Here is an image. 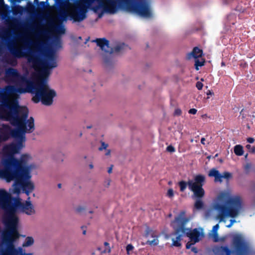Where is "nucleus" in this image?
Returning a JSON list of instances; mask_svg holds the SVG:
<instances>
[{
  "mask_svg": "<svg viewBox=\"0 0 255 255\" xmlns=\"http://www.w3.org/2000/svg\"><path fill=\"white\" fill-rule=\"evenodd\" d=\"M46 59H43L35 55L28 58L35 71H38L37 79L32 81L25 76L21 75L14 68H9L5 71L6 76L15 83L18 87L16 92L20 94L29 93L34 94L32 100L35 103L41 102L45 106H50L53 102V98L56 96V92L50 89L47 82L50 70L57 66L55 52L49 51L45 54Z\"/></svg>",
  "mask_w": 255,
  "mask_h": 255,
  "instance_id": "f257e3e1",
  "label": "nucleus"
},
{
  "mask_svg": "<svg viewBox=\"0 0 255 255\" xmlns=\"http://www.w3.org/2000/svg\"><path fill=\"white\" fill-rule=\"evenodd\" d=\"M15 92L16 88L13 86L0 88V120L9 122L11 125L17 123L16 114L27 108L19 106L17 100L10 97Z\"/></svg>",
  "mask_w": 255,
  "mask_h": 255,
  "instance_id": "f03ea898",
  "label": "nucleus"
},
{
  "mask_svg": "<svg viewBox=\"0 0 255 255\" xmlns=\"http://www.w3.org/2000/svg\"><path fill=\"white\" fill-rule=\"evenodd\" d=\"M0 209L4 212L3 222L6 229L2 233V241L5 245H7L10 241L12 243L19 238V234L16 229L18 218L15 215L17 212L15 209L0 192Z\"/></svg>",
  "mask_w": 255,
  "mask_h": 255,
  "instance_id": "7ed1b4c3",
  "label": "nucleus"
},
{
  "mask_svg": "<svg viewBox=\"0 0 255 255\" xmlns=\"http://www.w3.org/2000/svg\"><path fill=\"white\" fill-rule=\"evenodd\" d=\"M108 12L114 14L118 9H124L141 17L149 18L152 15L149 0H106Z\"/></svg>",
  "mask_w": 255,
  "mask_h": 255,
  "instance_id": "20e7f679",
  "label": "nucleus"
},
{
  "mask_svg": "<svg viewBox=\"0 0 255 255\" xmlns=\"http://www.w3.org/2000/svg\"><path fill=\"white\" fill-rule=\"evenodd\" d=\"M29 110L28 108L16 114L17 123L12 125L17 129H11L8 125L3 124L0 128V142L7 140L10 137L15 138L19 136L21 133L26 132H32L34 129V119L30 117L27 120Z\"/></svg>",
  "mask_w": 255,
  "mask_h": 255,
  "instance_id": "39448f33",
  "label": "nucleus"
},
{
  "mask_svg": "<svg viewBox=\"0 0 255 255\" xmlns=\"http://www.w3.org/2000/svg\"><path fill=\"white\" fill-rule=\"evenodd\" d=\"M106 0H80L77 1L74 7L69 10V20L73 22H80L86 18L88 8L96 11L101 6L108 12V3Z\"/></svg>",
  "mask_w": 255,
  "mask_h": 255,
  "instance_id": "423d86ee",
  "label": "nucleus"
},
{
  "mask_svg": "<svg viewBox=\"0 0 255 255\" xmlns=\"http://www.w3.org/2000/svg\"><path fill=\"white\" fill-rule=\"evenodd\" d=\"M226 198L225 193L220 194L218 197L219 201L225 202L226 204L217 203L214 206L215 209L219 212L217 218L220 222L223 221L226 217H236L242 208V200L240 197L230 198L226 201Z\"/></svg>",
  "mask_w": 255,
  "mask_h": 255,
  "instance_id": "0eeeda50",
  "label": "nucleus"
},
{
  "mask_svg": "<svg viewBox=\"0 0 255 255\" xmlns=\"http://www.w3.org/2000/svg\"><path fill=\"white\" fill-rule=\"evenodd\" d=\"M205 182V177L202 174L196 175L193 180H188L187 182L184 180L178 182L181 192H184L188 186L189 189L193 193V196L196 199L194 207L197 210L202 209L204 207L202 198L205 195V190L203 188Z\"/></svg>",
  "mask_w": 255,
  "mask_h": 255,
  "instance_id": "6e6552de",
  "label": "nucleus"
},
{
  "mask_svg": "<svg viewBox=\"0 0 255 255\" xmlns=\"http://www.w3.org/2000/svg\"><path fill=\"white\" fill-rule=\"evenodd\" d=\"M30 156L27 154H22L19 159L11 157L5 161V168L0 169L22 174L31 172V167L27 165Z\"/></svg>",
  "mask_w": 255,
  "mask_h": 255,
  "instance_id": "1a4fd4ad",
  "label": "nucleus"
},
{
  "mask_svg": "<svg viewBox=\"0 0 255 255\" xmlns=\"http://www.w3.org/2000/svg\"><path fill=\"white\" fill-rule=\"evenodd\" d=\"M0 192L6 197L8 202L16 212L17 210H19L21 212L24 213L28 215H31L35 213L34 207L29 201L30 197L28 198L27 201L22 203L19 198L12 196L4 189H0Z\"/></svg>",
  "mask_w": 255,
  "mask_h": 255,
  "instance_id": "9d476101",
  "label": "nucleus"
},
{
  "mask_svg": "<svg viewBox=\"0 0 255 255\" xmlns=\"http://www.w3.org/2000/svg\"><path fill=\"white\" fill-rule=\"evenodd\" d=\"M15 142H12L9 144L4 146L2 151L5 157L1 160L2 168H5V161L11 157H14L15 154L18 153L20 150L24 146V142L25 141V133H21L19 136L14 138Z\"/></svg>",
  "mask_w": 255,
  "mask_h": 255,
  "instance_id": "9b49d317",
  "label": "nucleus"
},
{
  "mask_svg": "<svg viewBox=\"0 0 255 255\" xmlns=\"http://www.w3.org/2000/svg\"><path fill=\"white\" fill-rule=\"evenodd\" d=\"M175 220L177 223V227L174 229L176 234L183 233V235H186L195 243L200 241V233L197 229L195 228L192 230L191 229L185 227L188 221L186 218L178 217L175 218Z\"/></svg>",
  "mask_w": 255,
  "mask_h": 255,
  "instance_id": "f8f14e48",
  "label": "nucleus"
},
{
  "mask_svg": "<svg viewBox=\"0 0 255 255\" xmlns=\"http://www.w3.org/2000/svg\"><path fill=\"white\" fill-rule=\"evenodd\" d=\"M7 47L11 55L5 54L2 58L1 61L13 66L17 65V58H20L23 56V53L21 49L17 48L11 44H8Z\"/></svg>",
  "mask_w": 255,
  "mask_h": 255,
  "instance_id": "ddd939ff",
  "label": "nucleus"
},
{
  "mask_svg": "<svg viewBox=\"0 0 255 255\" xmlns=\"http://www.w3.org/2000/svg\"><path fill=\"white\" fill-rule=\"evenodd\" d=\"M233 245L236 255H248L249 246L244 239L240 235L235 236L233 238Z\"/></svg>",
  "mask_w": 255,
  "mask_h": 255,
  "instance_id": "4468645a",
  "label": "nucleus"
},
{
  "mask_svg": "<svg viewBox=\"0 0 255 255\" xmlns=\"http://www.w3.org/2000/svg\"><path fill=\"white\" fill-rule=\"evenodd\" d=\"M95 41L102 50H104L106 53L111 54L114 52L118 53L122 51L123 49L128 47L125 43H123L116 45L114 48H111L109 46V41L106 38H97Z\"/></svg>",
  "mask_w": 255,
  "mask_h": 255,
  "instance_id": "2eb2a0df",
  "label": "nucleus"
},
{
  "mask_svg": "<svg viewBox=\"0 0 255 255\" xmlns=\"http://www.w3.org/2000/svg\"><path fill=\"white\" fill-rule=\"evenodd\" d=\"M21 175H23V178L22 180V190L27 196H29L34 189V185L32 182L30 181L31 177L30 172L20 174Z\"/></svg>",
  "mask_w": 255,
  "mask_h": 255,
  "instance_id": "dca6fc26",
  "label": "nucleus"
},
{
  "mask_svg": "<svg viewBox=\"0 0 255 255\" xmlns=\"http://www.w3.org/2000/svg\"><path fill=\"white\" fill-rule=\"evenodd\" d=\"M2 255H33L32 253H25L21 248L16 249L11 241L9 242L8 245H5L4 249V252Z\"/></svg>",
  "mask_w": 255,
  "mask_h": 255,
  "instance_id": "f3484780",
  "label": "nucleus"
},
{
  "mask_svg": "<svg viewBox=\"0 0 255 255\" xmlns=\"http://www.w3.org/2000/svg\"><path fill=\"white\" fill-rule=\"evenodd\" d=\"M209 177H214L215 178V182H222L223 178L227 180H229L232 178V174L231 173L225 171L222 174H220L219 171L215 168H212L210 170L208 173Z\"/></svg>",
  "mask_w": 255,
  "mask_h": 255,
  "instance_id": "a211bd4d",
  "label": "nucleus"
},
{
  "mask_svg": "<svg viewBox=\"0 0 255 255\" xmlns=\"http://www.w3.org/2000/svg\"><path fill=\"white\" fill-rule=\"evenodd\" d=\"M203 55L202 50L199 48L198 47H195L193 48L191 52L187 55V58L190 59L191 57L196 59L199 57H201Z\"/></svg>",
  "mask_w": 255,
  "mask_h": 255,
  "instance_id": "6ab92c4d",
  "label": "nucleus"
},
{
  "mask_svg": "<svg viewBox=\"0 0 255 255\" xmlns=\"http://www.w3.org/2000/svg\"><path fill=\"white\" fill-rule=\"evenodd\" d=\"M69 10L65 11L63 10L61 11L58 15V18L59 20V22L62 23L63 21H66L67 19H69Z\"/></svg>",
  "mask_w": 255,
  "mask_h": 255,
  "instance_id": "aec40b11",
  "label": "nucleus"
},
{
  "mask_svg": "<svg viewBox=\"0 0 255 255\" xmlns=\"http://www.w3.org/2000/svg\"><path fill=\"white\" fill-rule=\"evenodd\" d=\"M175 234L177 235V236L176 238V239H172V245L173 246L179 247L181 246V244L180 243V241L182 240V237L183 236H186V235H183V233H180L179 234H176L175 232Z\"/></svg>",
  "mask_w": 255,
  "mask_h": 255,
  "instance_id": "412c9836",
  "label": "nucleus"
},
{
  "mask_svg": "<svg viewBox=\"0 0 255 255\" xmlns=\"http://www.w3.org/2000/svg\"><path fill=\"white\" fill-rule=\"evenodd\" d=\"M54 31L58 34H64L65 32V29L62 23H59L58 24L54 25L53 26Z\"/></svg>",
  "mask_w": 255,
  "mask_h": 255,
  "instance_id": "4be33fe9",
  "label": "nucleus"
},
{
  "mask_svg": "<svg viewBox=\"0 0 255 255\" xmlns=\"http://www.w3.org/2000/svg\"><path fill=\"white\" fill-rule=\"evenodd\" d=\"M217 251L221 254H226V255H231L232 251L229 249L227 246H221L218 248Z\"/></svg>",
  "mask_w": 255,
  "mask_h": 255,
  "instance_id": "5701e85b",
  "label": "nucleus"
},
{
  "mask_svg": "<svg viewBox=\"0 0 255 255\" xmlns=\"http://www.w3.org/2000/svg\"><path fill=\"white\" fill-rule=\"evenodd\" d=\"M234 152L238 156H242L244 154L243 147L241 145H236L234 147Z\"/></svg>",
  "mask_w": 255,
  "mask_h": 255,
  "instance_id": "b1692460",
  "label": "nucleus"
},
{
  "mask_svg": "<svg viewBox=\"0 0 255 255\" xmlns=\"http://www.w3.org/2000/svg\"><path fill=\"white\" fill-rule=\"evenodd\" d=\"M34 244V239L31 237H27L22 244V247H27L32 246Z\"/></svg>",
  "mask_w": 255,
  "mask_h": 255,
  "instance_id": "393cba45",
  "label": "nucleus"
},
{
  "mask_svg": "<svg viewBox=\"0 0 255 255\" xmlns=\"http://www.w3.org/2000/svg\"><path fill=\"white\" fill-rule=\"evenodd\" d=\"M204 63H205V60H204L200 61L198 58L196 59H195V69L197 70H199L198 67H199V66L201 67V66H203L204 65Z\"/></svg>",
  "mask_w": 255,
  "mask_h": 255,
  "instance_id": "a878e982",
  "label": "nucleus"
},
{
  "mask_svg": "<svg viewBox=\"0 0 255 255\" xmlns=\"http://www.w3.org/2000/svg\"><path fill=\"white\" fill-rule=\"evenodd\" d=\"M144 236L146 238H148L149 236L153 238L154 237V233L150 228L147 227L145 230Z\"/></svg>",
  "mask_w": 255,
  "mask_h": 255,
  "instance_id": "bb28decb",
  "label": "nucleus"
},
{
  "mask_svg": "<svg viewBox=\"0 0 255 255\" xmlns=\"http://www.w3.org/2000/svg\"><path fill=\"white\" fill-rule=\"evenodd\" d=\"M104 244V246L106 247V249L103 251L102 253H106L107 252L108 253H110L111 252V249L110 247V244L107 242H105Z\"/></svg>",
  "mask_w": 255,
  "mask_h": 255,
  "instance_id": "cd10ccee",
  "label": "nucleus"
},
{
  "mask_svg": "<svg viewBox=\"0 0 255 255\" xmlns=\"http://www.w3.org/2000/svg\"><path fill=\"white\" fill-rule=\"evenodd\" d=\"M147 244L151 245H151L156 246L158 244V240L156 238L151 241H148L147 242Z\"/></svg>",
  "mask_w": 255,
  "mask_h": 255,
  "instance_id": "c85d7f7f",
  "label": "nucleus"
},
{
  "mask_svg": "<svg viewBox=\"0 0 255 255\" xmlns=\"http://www.w3.org/2000/svg\"><path fill=\"white\" fill-rule=\"evenodd\" d=\"M246 147L250 153H255V146H252L250 144H247L246 145Z\"/></svg>",
  "mask_w": 255,
  "mask_h": 255,
  "instance_id": "c756f323",
  "label": "nucleus"
},
{
  "mask_svg": "<svg viewBox=\"0 0 255 255\" xmlns=\"http://www.w3.org/2000/svg\"><path fill=\"white\" fill-rule=\"evenodd\" d=\"M104 62L107 65L110 64L111 62L110 57L107 55H105L104 57Z\"/></svg>",
  "mask_w": 255,
  "mask_h": 255,
  "instance_id": "7c9ffc66",
  "label": "nucleus"
},
{
  "mask_svg": "<svg viewBox=\"0 0 255 255\" xmlns=\"http://www.w3.org/2000/svg\"><path fill=\"white\" fill-rule=\"evenodd\" d=\"M167 196L170 198L174 196V192L172 188H170L168 190L167 192Z\"/></svg>",
  "mask_w": 255,
  "mask_h": 255,
  "instance_id": "2f4dec72",
  "label": "nucleus"
},
{
  "mask_svg": "<svg viewBox=\"0 0 255 255\" xmlns=\"http://www.w3.org/2000/svg\"><path fill=\"white\" fill-rule=\"evenodd\" d=\"M108 146V144L107 143H106L104 142H102L101 146L100 147H99V150L100 151H102L103 149H106Z\"/></svg>",
  "mask_w": 255,
  "mask_h": 255,
  "instance_id": "473e14b6",
  "label": "nucleus"
},
{
  "mask_svg": "<svg viewBox=\"0 0 255 255\" xmlns=\"http://www.w3.org/2000/svg\"><path fill=\"white\" fill-rule=\"evenodd\" d=\"M166 150L168 151V152H175V148L174 147V146H173L172 145H170L169 146H168L166 148Z\"/></svg>",
  "mask_w": 255,
  "mask_h": 255,
  "instance_id": "72a5a7b5",
  "label": "nucleus"
},
{
  "mask_svg": "<svg viewBox=\"0 0 255 255\" xmlns=\"http://www.w3.org/2000/svg\"><path fill=\"white\" fill-rule=\"evenodd\" d=\"M196 87L199 90H200L202 89L203 87V84L201 82L198 81L196 83Z\"/></svg>",
  "mask_w": 255,
  "mask_h": 255,
  "instance_id": "f704fd0d",
  "label": "nucleus"
},
{
  "mask_svg": "<svg viewBox=\"0 0 255 255\" xmlns=\"http://www.w3.org/2000/svg\"><path fill=\"white\" fill-rule=\"evenodd\" d=\"M133 249V247L131 244H128L126 247V250L128 254L129 253L130 251H131Z\"/></svg>",
  "mask_w": 255,
  "mask_h": 255,
  "instance_id": "c9c22d12",
  "label": "nucleus"
},
{
  "mask_svg": "<svg viewBox=\"0 0 255 255\" xmlns=\"http://www.w3.org/2000/svg\"><path fill=\"white\" fill-rule=\"evenodd\" d=\"M182 114V111L180 109H175L174 115L175 116H180Z\"/></svg>",
  "mask_w": 255,
  "mask_h": 255,
  "instance_id": "e433bc0d",
  "label": "nucleus"
},
{
  "mask_svg": "<svg viewBox=\"0 0 255 255\" xmlns=\"http://www.w3.org/2000/svg\"><path fill=\"white\" fill-rule=\"evenodd\" d=\"M213 240L214 242H218L219 241L218 235L217 233H213Z\"/></svg>",
  "mask_w": 255,
  "mask_h": 255,
  "instance_id": "4c0bfd02",
  "label": "nucleus"
},
{
  "mask_svg": "<svg viewBox=\"0 0 255 255\" xmlns=\"http://www.w3.org/2000/svg\"><path fill=\"white\" fill-rule=\"evenodd\" d=\"M197 110L196 109L193 108L189 110L188 113L190 114L195 115L197 113Z\"/></svg>",
  "mask_w": 255,
  "mask_h": 255,
  "instance_id": "58836bf2",
  "label": "nucleus"
},
{
  "mask_svg": "<svg viewBox=\"0 0 255 255\" xmlns=\"http://www.w3.org/2000/svg\"><path fill=\"white\" fill-rule=\"evenodd\" d=\"M219 226L218 224H217L216 225H215L213 228V233H217V231H218V230L219 229Z\"/></svg>",
  "mask_w": 255,
  "mask_h": 255,
  "instance_id": "ea45409f",
  "label": "nucleus"
},
{
  "mask_svg": "<svg viewBox=\"0 0 255 255\" xmlns=\"http://www.w3.org/2000/svg\"><path fill=\"white\" fill-rule=\"evenodd\" d=\"M85 208L83 207H78L76 208V211L77 212V213H81L83 211L85 210Z\"/></svg>",
  "mask_w": 255,
  "mask_h": 255,
  "instance_id": "a19ab883",
  "label": "nucleus"
},
{
  "mask_svg": "<svg viewBox=\"0 0 255 255\" xmlns=\"http://www.w3.org/2000/svg\"><path fill=\"white\" fill-rule=\"evenodd\" d=\"M235 222H236V220H235L231 219L230 220V223L227 226V227L229 228H231L232 226V225H233V224L234 223H235Z\"/></svg>",
  "mask_w": 255,
  "mask_h": 255,
  "instance_id": "79ce46f5",
  "label": "nucleus"
},
{
  "mask_svg": "<svg viewBox=\"0 0 255 255\" xmlns=\"http://www.w3.org/2000/svg\"><path fill=\"white\" fill-rule=\"evenodd\" d=\"M255 141V139L253 137H248L247 138V141L250 143H253Z\"/></svg>",
  "mask_w": 255,
  "mask_h": 255,
  "instance_id": "37998d69",
  "label": "nucleus"
},
{
  "mask_svg": "<svg viewBox=\"0 0 255 255\" xmlns=\"http://www.w3.org/2000/svg\"><path fill=\"white\" fill-rule=\"evenodd\" d=\"M39 34L45 35L47 34V31L45 30H41L39 31Z\"/></svg>",
  "mask_w": 255,
  "mask_h": 255,
  "instance_id": "c03bdc74",
  "label": "nucleus"
},
{
  "mask_svg": "<svg viewBox=\"0 0 255 255\" xmlns=\"http://www.w3.org/2000/svg\"><path fill=\"white\" fill-rule=\"evenodd\" d=\"M193 244L190 243V242H188L186 245V248L187 249H189L191 248V245H192Z\"/></svg>",
  "mask_w": 255,
  "mask_h": 255,
  "instance_id": "a18cd8bd",
  "label": "nucleus"
},
{
  "mask_svg": "<svg viewBox=\"0 0 255 255\" xmlns=\"http://www.w3.org/2000/svg\"><path fill=\"white\" fill-rule=\"evenodd\" d=\"M191 251H192V252H193L194 253H197V252H198L197 249L194 247H193L191 248Z\"/></svg>",
  "mask_w": 255,
  "mask_h": 255,
  "instance_id": "49530a36",
  "label": "nucleus"
},
{
  "mask_svg": "<svg viewBox=\"0 0 255 255\" xmlns=\"http://www.w3.org/2000/svg\"><path fill=\"white\" fill-rule=\"evenodd\" d=\"M113 165H112L109 168H108V172L109 173H111L112 172V170H113Z\"/></svg>",
  "mask_w": 255,
  "mask_h": 255,
  "instance_id": "de8ad7c7",
  "label": "nucleus"
},
{
  "mask_svg": "<svg viewBox=\"0 0 255 255\" xmlns=\"http://www.w3.org/2000/svg\"><path fill=\"white\" fill-rule=\"evenodd\" d=\"M207 95H211V96H212L214 95V93L213 92H212L210 90H209L207 92Z\"/></svg>",
  "mask_w": 255,
  "mask_h": 255,
  "instance_id": "09e8293b",
  "label": "nucleus"
},
{
  "mask_svg": "<svg viewBox=\"0 0 255 255\" xmlns=\"http://www.w3.org/2000/svg\"><path fill=\"white\" fill-rule=\"evenodd\" d=\"M206 140L205 138L204 137H202L201 139V143L203 144V145H205V141Z\"/></svg>",
  "mask_w": 255,
  "mask_h": 255,
  "instance_id": "8fccbe9b",
  "label": "nucleus"
},
{
  "mask_svg": "<svg viewBox=\"0 0 255 255\" xmlns=\"http://www.w3.org/2000/svg\"><path fill=\"white\" fill-rule=\"evenodd\" d=\"M110 153H111V150L110 149H108L107 150V151L105 153V155L108 156V155H110Z\"/></svg>",
  "mask_w": 255,
  "mask_h": 255,
  "instance_id": "3c124183",
  "label": "nucleus"
},
{
  "mask_svg": "<svg viewBox=\"0 0 255 255\" xmlns=\"http://www.w3.org/2000/svg\"><path fill=\"white\" fill-rule=\"evenodd\" d=\"M250 167H251L250 165V164H247L246 165V166H245V169H246V170H248L249 169H250Z\"/></svg>",
  "mask_w": 255,
  "mask_h": 255,
  "instance_id": "603ef678",
  "label": "nucleus"
},
{
  "mask_svg": "<svg viewBox=\"0 0 255 255\" xmlns=\"http://www.w3.org/2000/svg\"><path fill=\"white\" fill-rule=\"evenodd\" d=\"M45 4V2L44 1H42L40 2V5H41L42 6H44Z\"/></svg>",
  "mask_w": 255,
  "mask_h": 255,
  "instance_id": "864d4df0",
  "label": "nucleus"
},
{
  "mask_svg": "<svg viewBox=\"0 0 255 255\" xmlns=\"http://www.w3.org/2000/svg\"><path fill=\"white\" fill-rule=\"evenodd\" d=\"M89 167L90 169H93L94 167V166L92 164H89Z\"/></svg>",
  "mask_w": 255,
  "mask_h": 255,
  "instance_id": "5fc2aeb1",
  "label": "nucleus"
},
{
  "mask_svg": "<svg viewBox=\"0 0 255 255\" xmlns=\"http://www.w3.org/2000/svg\"><path fill=\"white\" fill-rule=\"evenodd\" d=\"M4 4V0H0V5Z\"/></svg>",
  "mask_w": 255,
  "mask_h": 255,
  "instance_id": "6e6d98bb",
  "label": "nucleus"
},
{
  "mask_svg": "<svg viewBox=\"0 0 255 255\" xmlns=\"http://www.w3.org/2000/svg\"><path fill=\"white\" fill-rule=\"evenodd\" d=\"M61 186H62V185H61V183H59V184H58V187L59 188H60L61 187Z\"/></svg>",
  "mask_w": 255,
  "mask_h": 255,
  "instance_id": "4d7b16f0",
  "label": "nucleus"
},
{
  "mask_svg": "<svg viewBox=\"0 0 255 255\" xmlns=\"http://www.w3.org/2000/svg\"><path fill=\"white\" fill-rule=\"evenodd\" d=\"M86 231L85 230H84L83 231V234L86 235Z\"/></svg>",
  "mask_w": 255,
  "mask_h": 255,
  "instance_id": "13d9d810",
  "label": "nucleus"
},
{
  "mask_svg": "<svg viewBox=\"0 0 255 255\" xmlns=\"http://www.w3.org/2000/svg\"><path fill=\"white\" fill-rule=\"evenodd\" d=\"M1 51H2V48H1V47L0 46V54L1 53Z\"/></svg>",
  "mask_w": 255,
  "mask_h": 255,
  "instance_id": "bf43d9fd",
  "label": "nucleus"
},
{
  "mask_svg": "<svg viewBox=\"0 0 255 255\" xmlns=\"http://www.w3.org/2000/svg\"><path fill=\"white\" fill-rule=\"evenodd\" d=\"M4 252V249L1 250V255H3V253Z\"/></svg>",
  "mask_w": 255,
  "mask_h": 255,
  "instance_id": "052dcab7",
  "label": "nucleus"
},
{
  "mask_svg": "<svg viewBox=\"0 0 255 255\" xmlns=\"http://www.w3.org/2000/svg\"><path fill=\"white\" fill-rule=\"evenodd\" d=\"M87 128H92V126H88Z\"/></svg>",
  "mask_w": 255,
  "mask_h": 255,
  "instance_id": "680f3d73",
  "label": "nucleus"
},
{
  "mask_svg": "<svg viewBox=\"0 0 255 255\" xmlns=\"http://www.w3.org/2000/svg\"><path fill=\"white\" fill-rule=\"evenodd\" d=\"M243 111H244V109H242V111H241V112H240L241 115L242 114V112H243Z\"/></svg>",
  "mask_w": 255,
  "mask_h": 255,
  "instance_id": "e2e57ef3",
  "label": "nucleus"
},
{
  "mask_svg": "<svg viewBox=\"0 0 255 255\" xmlns=\"http://www.w3.org/2000/svg\"><path fill=\"white\" fill-rule=\"evenodd\" d=\"M82 132H81V133H80V136H82Z\"/></svg>",
  "mask_w": 255,
  "mask_h": 255,
  "instance_id": "0e129e2a",
  "label": "nucleus"
},
{
  "mask_svg": "<svg viewBox=\"0 0 255 255\" xmlns=\"http://www.w3.org/2000/svg\"><path fill=\"white\" fill-rule=\"evenodd\" d=\"M222 65H224V62H222Z\"/></svg>",
  "mask_w": 255,
  "mask_h": 255,
  "instance_id": "69168bd1",
  "label": "nucleus"
},
{
  "mask_svg": "<svg viewBox=\"0 0 255 255\" xmlns=\"http://www.w3.org/2000/svg\"><path fill=\"white\" fill-rule=\"evenodd\" d=\"M253 117L254 118H255V115H253Z\"/></svg>",
  "mask_w": 255,
  "mask_h": 255,
  "instance_id": "338daca9",
  "label": "nucleus"
},
{
  "mask_svg": "<svg viewBox=\"0 0 255 255\" xmlns=\"http://www.w3.org/2000/svg\"><path fill=\"white\" fill-rule=\"evenodd\" d=\"M101 16V14L99 15V17H100Z\"/></svg>",
  "mask_w": 255,
  "mask_h": 255,
  "instance_id": "774afa93",
  "label": "nucleus"
}]
</instances>
